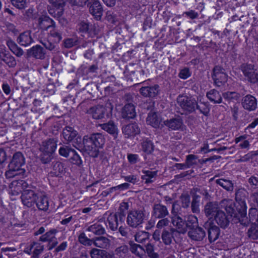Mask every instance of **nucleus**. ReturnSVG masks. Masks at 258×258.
Here are the masks:
<instances>
[{"mask_svg":"<svg viewBox=\"0 0 258 258\" xmlns=\"http://www.w3.org/2000/svg\"><path fill=\"white\" fill-rule=\"evenodd\" d=\"M21 199L23 204L28 207H31L35 204L39 210L46 211L48 209V197L42 191L27 189L22 193Z\"/></svg>","mask_w":258,"mask_h":258,"instance_id":"obj_1","label":"nucleus"},{"mask_svg":"<svg viewBox=\"0 0 258 258\" xmlns=\"http://www.w3.org/2000/svg\"><path fill=\"white\" fill-rule=\"evenodd\" d=\"M204 100V95L198 96L197 101L194 98L188 97L185 95H180L177 99L178 104L184 110L192 111L197 108L204 114L208 115L210 109L207 102H205Z\"/></svg>","mask_w":258,"mask_h":258,"instance_id":"obj_2","label":"nucleus"},{"mask_svg":"<svg viewBox=\"0 0 258 258\" xmlns=\"http://www.w3.org/2000/svg\"><path fill=\"white\" fill-rule=\"evenodd\" d=\"M223 204L226 206L225 210L231 217H237L242 225H246L248 224V220L246 217L247 207L244 201L236 200L235 204L231 200H224Z\"/></svg>","mask_w":258,"mask_h":258,"instance_id":"obj_3","label":"nucleus"},{"mask_svg":"<svg viewBox=\"0 0 258 258\" xmlns=\"http://www.w3.org/2000/svg\"><path fill=\"white\" fill-rule=\"evenodd\" d=\"M105 143L104 136L100 133L91 135L90 137L85 136L83 140V148L85 152L93 157H97L99 150Z\"/></svg>","mask_w":258,"mask_h":258,"instance_id":"obj_4","label":"nucleus"},{"mask_svg":"<svg viewBox=\"0 0 258 258\" xmlns=\"http://www.w3.org/2000/svg\"><path fill=\"white\" fill-rule=\"evenodd\" d=\"M205 213L210 220H215L221 227L228 224V220L224 212L221 211L216 203H209L205 207Z\"/></svg>","mask_w":258,"mask_h":258,"instance_id":"obj_5","label":"nucleus"},{"mask_svg":"<svg viewBox=\"0 0 258 258\" xmlns=\"http://www.w3.org/2000/svg\"><path fill=\"white\" fill-rule=\"evenodd\" d=\"M25 164V159L20 152L15 153L9 165V170L6 172L7 178H12L16 175L23 174L25 170L21 167Z\"/></svg>","mask_w":258,"mask_h":258,"instance_id":"obj_6","label":"nucleus"},{"mask_svg":"<svg viewBox=\"0 0 258 258\" xmlns=\"http://www.w3.org/2000/svg\"><path fill=\"white\" fill-rule=\"evenodd\" d=\"M113 107L110 102H107L104 105H98L91 107L88 112L95 119H108L112 114Z\"/></svg>","mask_w":258,"mask_h":258,"instance_id":"obj_7","label":"nucleus"},{"mask_svg":"<svg viewBox=\"0 0 258 258\" xmlns=\"http://www.w3.org/2000/svg\"><path fill=\"white\" fill-rule=\"evenodd\" d=\"M172 219L173 225L176 227V230L179 233H185L187 228L190 227L191 224L193 228L197 226V218L193 215H190L187 217L186 223L177 215H175Z\"/></svg>","mask_w":258,"mask_h":258,"instance_id":"obj_8","label":"nucleus"},{"mask_svg":"<svg viewBox=\"0 0 258 258\" xmlns=\"http://www.w3.org/2000/svg\"><path fill=\"white\" fill-rule=\"evenodd\" d=\"M56 148V142L53 139H49L42 143L39 149L41 152V158L44 163H47L51 160L52 155Z\"/></svg>","mask_w":258,"mask_h":258,"instance_id":"obj_9","label":"nucleus"},{"mask_svg":"<svg viewBox=\"0 0 258 258\" xmlns=\"http://www.w3.org/2000/svg\"><path fill=\"white\" fill-rule=\"evenodd\" d=\"M87 1L90 13L96 19H100L103 14V9L98 0H81L80 2H78L77 5L83 6Z\"/></svg>","mask_w":258,"mask_h":258,"instance_id":"obj_10","label":"nucleus"},{"mask_svg":"<svg viewBox=\"0 0 258 258\" xmlns=\"http://www.w3.org/2000/svg\"><path fill=\"white\" fill-rule=\"evenodd\" d=\"M144 218L145 215L142 211L134 210L128 212L126 222L129 226L136 228L143 223Z\"/></svg>","mask_w":258,"mask_h":258,"instance_id":"obj_11","label":"nucleus"},{"mask_svg":"<svg viewBox=\"0 0 258 258\" xmlns=\"http://www.w3.org/2000/svg\"><path fill=\"white\" fill-rule=\"evenodd\" d=\"M142 150L144 153L145 159H147V156L155 152L153 157V160H158L161 159V153L158 150H155L153 143L148 139H144L141 143Z\"/></svg>","mask_w":258,"mask_h":258,"instance_id":"obj_12","label":"nucleus"},{"mask_svg":"<svg viewBox=\"0 0 258 258\" xmlns=\"http://www.w3.org/2000/svg\"><path fill=\"white\" fill-rule=\"evenodd\" d=\"M212 78L215 85L218 87L222 86L228 81V76L224 69L218 66L214 68Z\"/></svg>","mask_w":258,"mask_h":258,"instance_id":"obj_13","label":"nucleus"},{"mask_svg":"<svg viewBox=\"0 0 258 258\" xmlns=\"http://www.w3.org/2000/svg\"><path fill=\"white\" fill-rule=\"evenodd\" d=\"M241 70L249 82L255 83L258 81L257 74L255 72L253 65L243 64L241 67Z\"/></svg>","mask_w":258,"mask_h":258,"instance_id":"obj_14","label":"nucleus"},{"mask_svg":"<svg viewBox=\"0 0 258 258\" xmlns=\"http://www.w3.org/2000/svg\"><path fill=\"white\" fill-rule=\"evenodd\" d=\"M249 221H253L254 220L258 223V214L256 208H251L249 212ZM249 237L253 239L258 238V227L253 225L248 230Z\"/></svg>","mask_w":258,"mask_h":258,"instance_id":"obj_15","label":"nucleus"},{"mask_svg":"<svg viewBox=\"0 0 258 258\" xmlns=\"http://www.w3.org/2000/svg\"><path fill=\"white\" fill-rule=\"evenodd\" d=\"M104 223L107 228H109L112 231H114L117 229V227L121 222L115 214H107L106 213L104 216Z\"/></svg>","mask_w":258,"mask_h":258,"instance_id":"obj_16","label":"nucleus"},{"mask_svg":"<svg viewBox=\"0 0 258 258\" xmlns=\"http://www.w3.org/2000/svg\"><path fill=\"white\" fill-rule=\"evenodd\" d=\"M27 187V183L24 180L13 181L10 185L9 193L13 196L18 195L22 190H26Z\"/></svg>","mask_w":258,"mask_h":258,"instance_id":"obj_17","label":"nucleus"},{"mask_svg":"<svg viewBox=\"0 0 258 258\" xmlns=\"http://www.w3.org/2000/svg\"><path fill=\"white\" fill-rule=\"evenodd\" d=\"M63 138L65 140L74 142H81V139L79 136H77V132L71 126H67L63 130L62 133Z\"/></svg>","mask_w":258,"mask_h":258,"instance_id":"obj_18","label":"nucleus"},{"mask_svg":"<svg viewBox=\"0 0 258 258\" xmlns=\"http://www.w3.org/2000/svg\"><path fill=\"white\" fill-rule=\"evenodd\" d=\"M48 11L49 14L54 18L57 19L62 25H66L68 23L67 20L62 17L63 12L62 8L54 7L51 6L48 8Z\"/></svg>","mask_w":258,"mask_h":258,"instance_id":"obj_19","label":"nucleus"},{"mask_svg":"<svg viewBox=\"0 0 258 258\" xmlns=\"http://www.w3.org/2000/svg\"><path fill=\"white\" fill-rule=\"evenodd\" d=\"M190 229L188 232V236L193 240H201L205 236V232L201 227H199L198 225L193 228L192 224L190 225Z\"/></svg>","mask_w":258,"mask_h":258,"instance_id":"obj_20","label":"nucleus"},{"mask_svg":"<svg viewBox=\"0 0 258 258\" xmlns=\"http://www.w3.org/2000/svg\"><path fill=\"white\" fill-rule=\"evenodd\" d=\"M38 25L42 30H47L53 27L55 22L49 17L43 15L38 19Z\"/></svg>","mask_w":258,"mask_h":258,"instance_id":"obj_21","label":"nucleus"},{"mask_svg":"<svg viewBox=\"0 0 258 258\" xmlns=\"http://www.w3.org/2000/svg\"><path fill=\"white\" fill-rule=\"evenodd\" d=\"M146 121L147 124H150L155 128L160 127V126H163L162 119L154 112H151L149 113Z\"/></svg>","mask_w":258,"mask_h":258,"instance_id":"obj_22","label":"nucleus"},{"mask_svg":"<svg viewBox=\"0 0 258 258\" xmlns=\"http://www.w3.org/2000/svg\"><path fill=\"white\" fill-rule=\"evenodd\" d=\"M163 123L164 125L172 130H177L182 128L183 126L182 121L181 118L179 116H176L169 120L164 121Z\"/></svg>","mask_w":258,"mask_h":258,"instance_id":"obj_23","label":"nucleus"},{"mask_svg":"<svg viewBox=\"0 0 258 258\" xmlns=\"http://www.w3.org/2000/svg\"><path fill=\"white\" fill-rule=\"evenodd\" d=\"M206 227L208 228V234L209 240L211 242L215 241L218 238L220 234L219 228L209 222L205 224Z\"/></svg>","mask_w":258,"mask_h":258,"instance_id":"obj_24","label":"nucleus"},{"mask_svg":"<svg viewBox=\"0 0 258 258\" xmlns=\"http://www.w3.org/2000/svg\"><path fill=\"white\" fill-rule=\"evenodd\" d=\"M243 107L248 110H253L257 106L256 99L251 95L246 96L242 102Z\"/></svg>","mask_w":258,"mask_h":258,"instance_id":"obj_25","label":"nucleus"},{"mask_svg":"<svg viewBox=\"0 0 258 258\" xmlns=\"http://www.w3.org/2000/svg\"><path fill=\"white\" fill-rule=\"evenodd\" d=\"M122 132L125 136L130 137L139 134L140 130L137 124L132 123L123 127Z\"/></svg>","mask_w":258,"mask_h":258,"instance_id":"obj_26","label":"nucleus"},{"mask_svg":"<svg viewBox=\"0 0 258 258\" xmlns=\"http://www.w3.org/2000/svg\"><path fill=\"white\" fill-rule=\"evenodd\" d=\"M99 125L102 130L112 135L114 138L117 137L118 130L116 125L113 122L109 121L108 123L100 124Z\"/></svg>","mask_w":258,"mask_h":258,"instance_id":"obj_27","label":"nucleus"},{"mask_svg":"<svg viewBox=\"0 0 258 258\" xmlns=\"http://www.w3.org/2000/svg\"><path fill=\"white\" fill-rule=\"evenodd\" d=\"M17 41L22 46H27L31 44L33 42V39L30 32L27 31L21 33L18 38Z\"/></svg>","mask_w":258,"mask_h":258,"instance_id":"obj_28","label":"nucleus"},{"mask_svg":"<svg viewBox=\"0 0 258 258\" xmlns=\"http://www.w3.org/2000/svg\"><path fill=\"white\" fill-rule=\"evenodd\" d=\"M159 92V86L154 85L151 87H144L140 89L141 94L146 97H155Z\"/></svg>","mask_w":258,"mask_h":258,"instance_id":"obj_29","label":"nucleus"},{"mask_svg":"<svg viewBox=\"0 0 258 258\" xmlns=\"http://www.w3.org/2000/svg\"><path fill=\"white\" fill-rule=\"evenodd\" d=\"M142 175V179L145 183H151L155 181L157 175V171H152L150 170H143Z\"/></svg>","mask_w":258,"mask_h":258,"instance_id":"obj_30","label":"nucleus"},{"mask_svg":"<svg viewBox=\"0 0 258 258\" xmlns=\"http://www.w3.org/2000/svg\"><path fill=\"white\" fill-rule=\"evenodd\" d=\"M91 258H114L112 253L96 248L93 249L90 252Z\"/></svg>","mask_w":258,"mask_h":258,"instance_id":"obj_31","label":"nucleus"},{"mask_svg":"<svg viewBox=\"0 0 258 258\" xmlns=\"http://www.w3.org/2000/svg\"><path fill=\"white\" fill-rule=\"evenodd\" d=\"M56 231L55 230H52L45 234L42 235L40 237V240L43 242H52L54 245L57 244L56 239L55 238V234Z\"/></svg>","mask_w":258,"mask_h":258,"instance_id":"obj_32","label":"nucleus"},{"mask_svg":"<svg viewBox=\"0 0 258 258\" xmlns=\"http://www.w3.org/2000/svg\"><path fill=\"white\" fill-rule=\"evenodd\" d=\"M43 250V246L39 243L34 242L33 243L30 248H27L25 252L30 254L32 253L33 256L36 257L40 254Z\"/></svg>","mask_w":258,"mask_h":258,"instance_id":"obj_33","label":"nucleus"},{"mask_svg":"<svg viewBox=\"0 0 258 258\" xmlns=\"http://www.w3.org/2000/svg\"><path fill=\"white\" fill-rule=\"evenodd\" d=\"M207 97L209 100L214 103H220L222 98L218 91L215 89H212L207 93Z\"/></svg>","mask_w":258,"mask_h":258,"instance_id":"obj_34","label":"nucleus"},{"mask_svg":"<svg viewBox=\"0 0 258 258\" xmlns=\"http://www.w3.org/2000/svg\"><path fill=\"white\" fill-rule=\"evenodd\" d=\"M153 214L156 218H162L168 214L166 207L160 204L155 205L154 207Z\"/></svg>","mask_w":258,"mask_h":258,"instance_id":"obj_35","label":"nucleus"},{"mask_svg":"<svg viewBox=\"0 0 258 258\" xmlns=\"http://www.w3.org/2000/svg\"><path fill=\"white\" fill-rule=\"evenodd\" d=\"M122 116L124 118H132L136 116L134 106L130 103L126 104L122 110Z\"/></svg>","mask_w":258,"mask_h":258,"instance_id":"obj_36","label":"nucleus"},{"mask_svg":"<svg viewBox=\"0 0 258 258\" xmlns=\"http://www.w3.org/2000/svg\"><path fill=\"white\" fill-rule=\"evenodd\" d=\"M131 250L133 253L141 258H145L146 257L145 249L139 244L131 243Z\"/></svg>","mask_w":258,"mask_h":258,"instance_id":"obj_37","label":"nucleus"},{"mask_svg":"<svg viewBox=\"0 0 258 258\" xmlns=\"http://www.w3.org/2000/svg\"><path fill=\"white\" fill-rule=\"evenodd\" d=\"M87 231L96 235H101L104 233L105 229L99 223H96L89 226Z\"/></svg>","mask_w":258,"mask_h":258,"instance_id":"obj_38","label":"nucleus"},{"mask_svg":"<svg viewBox=\"0 0 258 258\" xmlns=\"http://www.w3.org/2000/svg\"><path fill=\"white\" fill-rule=\"evenodd\" d=\"M93 243L97 247L105 248L109 246V240L106 237H99L93 239Z\"/></svg>","mask_w":258,"mask_h":258,"instance_id":"obj_39","label":"nucleus"},{"mask_svg":"<svg viewBox=\"0 0 258 258\" xmlns=\"http://www.w3.org/2000/svg\"><path fill=\"white\" fill-rule=\"evenodd\" d=\"M30 53L32 56L40 59L43 58L45 54L43 49L39 46H34L31 48Z\"/></svg>","mask_w":258,"mask_h":258,"instance_id":"obj_40","label":"nucleus"},{"mask_svg":"<svg viewBox=\"0 0 258 258\" xmlns=\"http://www.w3.org/2000/svg\"><path fill=\"white\" fill-rule=\"evenodd\" d=\"M224 98L228 102L238 101L240 97L239 94L235 92H227L223 94Z\"/></svg>","mask_w":258,"mask_h":258,"instance_id":"obj_41","label":"nucleus"},{"mask_svg":"<svg viewBox=\"0 0 258 258\" xmlns=\"http://www.w3.org/2000/svg\"><path fill=\"white\" fill-rule=\"evenodd\" d=\"M216 182L227 190L232 191L233 189V183L229 180L219 179L216 180Z\"/></svg>","mask_w":258,"mask_h":258,"instance_id":"obj_42","label":"nucleus"},{"mask_svg":"<svg viewBox=\"0 0 258 258\" xmlns=\"http://www.w3.org/2000/svg\"><path fill=\"white\" fill-rule=\"evenodd\" d=\"M50 37L53 38L55 43L59 42L61 39L60 33L55 28V25L52 27L49 32Z\"/></svg>","mask_w":258,"mask_h":258,"instance_id":"obj_43","label":"nucleus"},{"mask_svg":"<svg viewBox=\"0 0 258 258\" xmlns=\"http://www.w3.org/2000/svg\"><path fill=\"white\" fill-rule=\"evenodd\" d=\"M149 234L145 231H140L138 232L135 235V240L138 242H143L149 238Z\"/></svg>","mask_w":258,"mask_h":258,"instance_id":"obj_44","label":"nucleus"},{"mask_svg":"<svg viewBox=\"0 0 258 258\" xmlns=\"http://www.w3.org/2000/svg\"><path fill=\"white\" fill-rule=\"evenodd\" d=\"M67 0H49V2L51 6L54 7H61L63 8V6ZM71 3L74 5L78 4L77 0H70Z\"/></svg>","mask_w":258,"mask_h":258,"instance_id":"obj_45","label":"nucleus"},{"mask_svg":"<svg viewBox=\"0 0 258 258\" xmlns=\"http://www.w3.org/2000/svg\"><path fill=\"white\" fill-rule=\"evenodd\" d=\"M197 161V156L192 154H190L186 156L185 163L187 166V167L189 168L194 165L197 164L198 163Z\"/></svg>","mask_w":258,"mask_h":258,"instance_id":"obj_46","label":"nucleus"},{"mask_svg":"<svg viewBox=\"0 0 258 258\" xmlns=\"http://www.w3.org/2000/svg\"><path fill=\"white\" fill-rule=\"evenodd\" d=\"M246 137L245 136H241L239 137H237L235 139L236 143H238L241 141H242V143H240L239 146L242 149H246L249 147V144L248 141L245 140Z\"/></svg>","mask_w":258,"mask_h":258,"instance_id":"obj_47","label":"nucleus"},{"mask_svg":"<svg viewBox=\"0 0 258 258\" xmlns=\"http://www.w3.org/2000/svg\"><path fill=\"white\" fill-rule=\"evenodd\" d=\"M74 150L72 149L69 146H62L59 149V154L60 155L64 157H68L70 154H72Z\"/></svg>","mask_w":258,"mask_h":258,"instance_id":"obj_48","label":"nucleus"},{"mask_svg":"<svg viewBox=\"0 0 258 258\" xmlns=\"http://www.w3.org/2000/svg\"><path fill=\"white\" fill-rule=\"evenodd\" d=\"M55 171V174L56 176H60L65 172L66 168L64 165L61 163H56L54 166Z\"/></svg>","mask_w":258,"mask_h":258,"instance_id":"obj_49","label":"nucleus"},{"mask_svg":"<svg viewBox=\"0 0 258 258\" xmlns=\"http://www.w3.org/2000/svg\"><path fill=\"white\" fill-rule=\"evenodd\" d=\"M200 197L195 195L193 198L191 203L192 211L194 213H198L200 211L199 209Z\"/></svg>","mask_w":258,"mask_h":258,"instance_id":"obj_50","label":"nucleus"},{"mask_svg":"<svg viewBox=\"0 0 258 258\" xmlns=\"http://www.w3.org/2000/svg\"><path fill=\"white\" fill-rule=\"evenodd\" d=\"M79 241L84 245H91L93 243V240L89 239L84 233H82L79 236Z\"/></svg>","mask_w":258,"mask_h":258,"instance_id":"obj_51","label":"nucleus"},{"mask_svg":"<svg viewBox=\"0 0 258 258\" xmlns=\"http://www.w3.org/2000/svg\"><path fill=\"white\" fill-rule=\"evenodd\" d=\"M12 5L19 9H24L26 6L27 0H11Z\"/></svg>","mask_w":258,"mask_h":258,"instance_id":"obj_52","label":"nucleus"},{"mask_svg":"<svg viewBox=\"0 0 258 258\" xmlns=\"http://www.w3.org/2000/svg\"><path fill=\"white\" fill-rule=\"evenodd\" d=\"M146 253H147L151 258H158V254L154 252V246L151 244H148L146 246Z\"/></svg>","mask_w":258,"mask_h":258,"instance_id":"obj_53","label":"nucleus"},{"mask_svg":"<svg viewBox=\"0 0 258 258\" xmlns=\"http://www.w3.org/2000/svg\"><path fill=\"white\" fill-rule=\"evenodd\" d=\"M72 157L70 158L71 162L78 165H80L82 164V161L80 156L74 150L72 153Z\"/></svg>","mask_w":258,"mask_h":258,"instance_id":"obj_54","label":"nucleus"},{"mask_svg":"<svg viewBox=\"0 0 258 258\" xmlns=\"http://www.w3.org/2000/svg\"><path fill=\"white\" fill-rule=\"evenodd\" d=\"M4 62L10 67H13L16 64V61L14 57L10 55L9 53L7 54L6 58L4 59Z\"/></svg>","mask_w":258,"mask_h":258,"instance_id":"obj_55","label":"nucleus"},{"mask_svg":"<svg viewBox=\"0 0 258 258\" xmlns=\"http://www.w3.org/2000/svg\"><path fill=\"white\" fill-rule=\"evenodd\" d=\"M162 238L165 244H170L172 241V237L171 234L166 231L163 232Z\"/></svg>","mask_w":258,"mask_h":258,"instance_id":"obj_56","label":"nucleus"},{"mask_svg":"<svg viewBox=\"0 0 258 258\" xmlns=\"http://www.w3.org/2000/svg\"><path fill=\"white\" fill-rule=\"evenodd\" d=\"M190 75L191 73L187 68H184L181 70L179 74V77L182 79H186L190 77Z\"/></svg>","mask_w":258,"mask_h":258,"instance_id":"obj_57","label":"nucleus"},{"mask_svg":"<svg viewBox=\"0 0 258 258\" xmlns=\"http://www.w3.org/2000/svg\"><path fill=\"white\" fill-rule=\"evenodd\" d=\"M182 205L183 207H187L189 206L190 203V198L188 196H182L181 197Z\"/></svg>","mask_w":258,"mask_h":258,"instance_id":"obj_58","label":"nucleus"},{"mask_svg":"<svg viewBox=\"0 0 258 258\" xmlns=\"http://www.w3.org/2000/svg\"><path fill=\"white\" fill-rule=\"evenodd\" d=\"M127 159L131 164H135L139 161V156L137 154H129Z\"/></svg>","mask_w":258,"mask_h":258,"instance_id":"obj_59","label":"nucleus"},{"mask_svg":"<svg viewBox=\"0 0 258 258\" xmlns=\"http://www.w3.org/2000/svg\"><path fill=\"white\" fill-rule=\"evenodd\" d=\"M183 15H185L186 16L191 19L197 18L199 16L198 13L193 10H190L187 12H185L183 13Z\"/></svg>","mask_w":258,"mask_h":258,"instance_id":"obj_60","label":"nucleus"},{"mask_svg":"<svg viewBox=\"0 0 258 258\" xmlns=\"http://www.w3.org/2000/svg\"><path fill=\"white\" fill-rule=\"evenodd\" d=\"M250 202L258 208V193H254L250 197Z\"/></svg>","mask_w":258,"mask_h":258,"instance_id":"obj_61","label":"nucleus"},{"mask_svg":"<svg viewBox=\"0 0 258 258\" xmlns=\"http://www.w3.org/2000/svg\"><path fill=\"white\" fill-rule=\"evenodd\" d=\"M78 29L80 31L86 32L88 30V24L84 22H81L78 25Z\"/></svg>","mask_w":258,"mask_h":258,"instance_id":"obj_62","label":"nucleus"},{"mask_svg":"<svg viewBox=\"0 0 258 258\" xmlns=\"http://www.w3.org/2000/svg\"><path fill=\"white\" fill-rule=\"evenodd\" d=\"M169 220L167 219H163L160 220L157 224V227L158 228H161L164 226H167L169 224Z\"/></svg>","mask_w":258,"mask_h":258,"instance_id":"obj_63","label":"nucleus"},{"mask_svg":"<svg viewBox=\"0 0 258 258\" xmlns=\"http://www.w3.org/2000/svg\"><path fill=\"white\" fill-rule=\"evenodd\" d=\"M11 51L17 56H21L23 54V50L18 46Z\"/></svg>","mask_w":258,"mask_h":258,"instance_id":"obj_64","label":"nucleus"}]
</instances>
